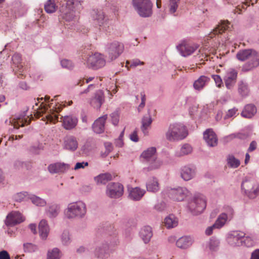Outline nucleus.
<instances>
[{
    "instance_id": "nucleus-1",
    "label": "nucleus",
    "mask_w": 259,
    "mask_h": 259,
    "mask_svg": "<svg viewBox=\"0 0 259 259\" xmlns=\"http://www.w3.org/2000/svg\"><path fill=\"white\" fill-rule=\"evenodd\" d=\"M237 58L241 61L249 60L245 63L242 70L247 71L259 66V52L253 49H244L240 50L236 54Z\"/></svg>"
},
{
    "instance_id": "nucleus-2",
    "label": "nucleus",
    "mask_w": 259,
    "mask_h": 259,
    "mask_svg": "<svg viewBox=\"0 0 259 259\" xmlns=\"http://www.w3.org/2000/svg\"><path fill=\"white\" fill-rule=\"evenodd\" d=\"M241 189L250 199H254L259 195V184L253 175H248L243 180Z\"/></svg>"
},
{
    "instance_id": "nucleus-3",
    "label": "nucleus",
    "mask_w": 259,
    "mask_h": 259,
    "mask_svg": "<svg viewBox=\"0 0 259 259\" xmlns=\"http://www.w3.org/2000/svg\"><path fill=\"white\" fill-rule=\"evenodd\" d=\"M86 213V205L82 201L69 203L65 210V214L69 219L83 218Z\"/></svg>"
},
{
    "instance_id": "nucleus-4",
    "label": "nucleus",
    "mask_w": 259,
    "mask_h": 259,
    "mask_svg": "<svg viewBox=\"0 0 259 259\" xmlns=\"http://www.w3.org/2000/svg\"><path fill=\"white\" fill-rule=\"evenodd\" d=\"M188 135L185 126L180 123L170 124L166 134V139L170 142L184 139Z\"/></svg>"
},
{
    "instance_id": "nucleus-5",
    "label": "nucleus",
    "mask_w": 259,
    "mask_h": 259,
    "mask_svg": "<svg viewBox=\"0 0 259 259\" xmlns=\"http://www.w3.org/2000/svg\"><path fill=\"white\" fill-rule=\"evenodd\" d=\"M81 0H67L65 5H63L60 11L62 17L66 21L71 20L74 17V9H80Z\"/></svg>"
},
{
    "instance_id": "nucleus-6",
    "label": "nucleus",
    "mask_w": 259,
    "mask_h": 259,
    "mask_svg": "<svg viewBox=\"0 0 259 259\" xmlns=\"http://www.w3.org/2000/svg\"><path fill=\"white\" fill-rule=\"evenodd\" d=\"M133 5L140 16L148 17L151 15L152 4L150 0H133Z\"/></svg>"
},
{
    "instance_id": "nucleus-7",
    "label": "nucleus",
    "mask_w": 259,
    "mask_h": 259,
    "mask_svg": "<svg viewBox=\"0 0 259 259\" xmlns=\"http://www.w3.org/2000/svg\"><path fill=\"white\" fill-rule=\"evenodd\" d=\"M206 205V200L203 196L195 197L188 203V208L194 215H197L203 212Z\"/></svg>"
},
{
    "instance_id": "nucleus-8",
    "label": "nucleus",
    "mask_w": 259,
    "mask_h": 259,
    "mask_svg": "<svg viewBox=\"0 0 259 259\" xmlns=\"http://www.w3.org/2000/svg\"><path fill=\"white\" fill-rule=\"evenodd\" d=\"M53 103H51L48 106H44L37 111L40 115L45 114L46 118L50 122H56L58 121V113L61 110V108L55 107L53 106Z\"/></svg>"
},
{
    "instance_id": "nucleus-9",
    "label": "nucleus",
    "mask_w": 259,
    "mask_h": 259,
    "mask_svg": "<svg viewBox=\"0 0 259 259\" xmlns=\"http://www.w3.org/2000/svg\"><path fill=\"white\" fill-rule=\"evenodd\" d=\"M82 59L83 63L89 67L98 69L105 65V60L103 56L99 53H97L91 55L84 56Z\"/></svg>"
},
{
    "instance_id": "nucleus-10",
    "label": "nucleus",
    "mask_w": 259,
    "mask_h": 259,
    "mask_svg": "<svg viewBox=\"0 0 259 259\" xmlns=\"http://www.w3.org/2000/svg\"><path fill=\"white\" fill-rule=\"evenodd\" d=\"M124 46L122 44L114 41L107 45L106 51L108 59L110 61L116 59L123 52Z\"/></svg>"
},
{
    "instance_id": "nucleus-11",
    "label": "nucleus",
    "mask_w": 259,
    "mask_h": 259,
    "mask_svg": "<svg viewBox=\"0 0 259 259\" xmlns=\"http://www.w3.org/2000/svg\"><path fill=\"white\" fill-rule=\"evenodd\" d=\"M245 235L243 232L232 231L229 232L226 237L228 244L232 247H240L242 246V239Z\"/></svg>"
},
{
    "instance_id": "nucleus-12",
    "label": "nucleus",
    "mask_w": 259,
    "mask_h": 259,
    "mask_svg": "<svg viewBox=\"0 0 259 259\" xmlns=\"http://www.w3.org/2000/svg\"><path fill=\"white\" fill-rule=\"evenodd\" d=\"M106 193L111 198H118L123 194V186L119 183H110L107 186Z\"/></svg>"
},
{
    "instance_id": "nucleus-13",
    "label": "nucleus",
    "mask_w": 259,
    "mask_h": 259,
    "mask_svg": "<svg viewBox=\"0 0 259 259\" xmlns=\"http://www.w3.org/2000/svg\"><path fill=\"white\" fill-rule=\"evenodd\" d=\"M189 193V192L187 188L179 187L169 190L168 196L174 200L182 201L186 198Z\"/></svg>"
},
{
    "instance_id": "nucleus-14",
    "label": "nucleus",
    "mask_w": 259,
    "mask_h": 259,
    "mask_svg": "<svg viewBox=\"0 0 259 259\" xmlns=\"http://www.w3.org/2000/svg\"><path fill=\"white\" fill-rule=\"evenodd\" d=\"M21 61V56L19 54L15 53L13 55L12 57V68L15 73L19 78H22L25 73Z\"/></svg>"
},
{
    "instance_id": "nucleus-15",
    "label": "nucleus",
    "mask_w": 259,
    "mask_h": 259,
    "mask_svg": "<svg viewBox=\"0 0 259 259\" xmlns=\"http://www.w3.org/2000/svg\"><path fill=\"white\" fill-rule=\"evenodd\" d=\"M112 245V244L105 243L97 246L95 250V255L100 259L107 258L109 254L113 251V249L111 247Z\"/></svg>"
},
{
    "instance_id": "nucleus-16",
    "label": "nucleus",
    "mask_w": 259,
    "mask_h": 259,
    "mask_svg": "<svg viewBox=\"0 0 259 259\" xmlns=\"http://www.w3.org/2000/svg\"><path fill=\"white\" fill-rule=\"evenodd\" d=\"M24 220V217L20 212L13 211L7 215L5 220V224L7 226H14L23 222Z\"/></svg>"
},
{
    "instance_id": "nucleus-17",
    "label": "nucleus",
    "mask_w": 259,
    "mask_h": 259,
    "mask_svg": "<svg viewBox=\"0 0 259 259\" xmlns=\"http://www.w3.org/2000/svg\"><path fill=\"white\" fill-rule=\"evenodd\" d=\"M238 72L234 69H229L226 73L224 77L225 85L228 89L233 88L236 82Z\"/></svg>"
},
{
    "instance_id": "nucleus-18",
    "label": "nucleus",
    "mask_w": 259,
    "mask_h": 259,
    "mask_svg": "<svg viewBox=\"0 0 259 259\" xmlns=\"http://www.w3.org/2000/svg\"><path fill=\"white\" fill-rule=\"evenodd\" d=\"M91 17L93 23L100 26L103 25L106 22L104 13L101 10H93L91 12Z\"/></svg>"
},
{
    "instance_id": "nucleus-19",
    "label": "nucleus",
    "mask_w": 259,
    "mask_h": 259,
    "mask_svg": "<svg viewBox=\"0 0 259 259\" xmlns=\"http://www.w3.org/2000/svg\"><path fill=\"white\" fill-rule=\"evenodd\" d=\"M196 169L193 166L186 165L180 169L181 177L185 181L192 179L195 176Z\"/></svg>"
},
{
    "instance_id": "nucleus-20",
    "label": "nucleus",
    "mask_w": 259,
    "mask_h": 259,
    "mask_svg": "<svg viewBox=\"0 0 259 259\" xmlns=\"http://www.w3.org/2000/svg\"><path fill=\"white\" fill-rule=\"evenodd\" d=\"M105 101L104 93L102 90L97 91L90 100V104L94 108L99 109Z\"/></svg>"
},
{
    "instance_id": "nucleus-21",
    "label": "nucleus",
    "mask_w": 259,
    "mask_h": 259,
    "mask_svg": "<svg viewBox=\"0 0 259 259\" xmlns=\"http://www.w3.org/2000/svg\"><path fill=\"white\" fill-rule=\"evenodd\" d=\"M230 25V23L228 20H221L217 26L209 34L208 37L211 38L217 34H222L225 31L229 29Z\"/></svg>"
},
{
    "instance_id": "nucleus-22",
    "label": "nucleus",
    "mask_w": 259,
    "mask_h": 259,
    "mask_svg": "<svg viewBox=\"0 0 259 259\" xmlns=\"http://www.w3.org/2000/svg\"><path fill=\"white\" fill-rule=\"evenodd\" d=\"M203 138L208 145L210 147L215 146L218 144L217 135L212 129L206 130L204 132Z\"/></svg>"
},
{
    "instance_id": "nucleus-23",
    "label": "nucleus",
    "mask_w": 259,
    "mask_h": 259,
    "mask_svg": "<svg viewBox=\"0 0 259 259\" xmlns=\"http://www.w3.org/2000/svg\"><path fill=\"white\" fill-rule=\"evenodd\" d=\"M107 118V115H105L100 117L95 121L92 127L95 133L100 134L104 132L105 129V123Z\"/></svg>"
},
{
    "instance_id": "nucleus-24",
    "label": "nucleus",
    "mask_w": 259,
    "mask_h": 259,
    "mask_svg": "<svg viewBox=\"0 0 259 259\" xmlns=\"http://www.w3.org/2000/svg\"><path fill=\"white\" fill-rule=\"evenodd\" d=\"M30 121L31 118H29L28 116L27 117L24 116H19L10 120L12 125L16 129H18L20 127H23L25 124H30Z\"/></svg>"
},
{
    "instance_id": "nucleus-25",
    "label": "nucleus",
    "mask_w": 259,
    "mask_h": 259,
    "mask_svg": "<svg viewBox=\"0 0 259 259\" xmlns=\"http://www.w3.org/2000/svg\"><path fill=\"white\" fill-rule=\"evenodd\" d=\"M60 212V207L57 204H52L48 205L45 209L46 215L51 219L56 218Z\"/></svg>"
},
{
    "instance_id": "nucleus-26",
    "label": "nucleus",
    "mask_w": 259,
    "mask_h": 259,
    "mask_svg": "<svg viewBox=\"0 0 259 259\" xmlns=\"http://www.w3.org/2000/svg\"><path fill=\"white\" fill-rule=\"evenodd\" d=\"M129 198L134 201L140 200L146 193L144 189H142L139 187L132 188L129 189Z\"/></svg>"
},
{
    "instance_id": "nucleus-27",
    "label": "nucleus",
    "mask_w": 259,
    "mask_h": 259,
    "mask_svg": "<svg viewBox=\"0 0 259 259\" xmlns=\"http://www.w3.org/2000/svg\"><path fill=\"white\" fill-rule=\"evenodd\" d=\"M156 149L155 147H150L141 153L140 157L143 160L155 161L156 159Z\"/></svg>"
},
{
    "instance_id": "nucleus-28",
    "label": "nucleus",
    "mask_w": 259,
    "mask_h": 259,
    "mask_svg": "<svg viewBox=\"0 0 259 259\" xmlns=\"http://www.w3.org/2000/svg\"><path fill=\"white\" fill-rule=\"evenodd\" d=\"M64 147L66 149L70 151H75L78 147V142L76 138L73 136L66 137L64 139Z\"/></svg>"
},
{
    "instance_id": "nucleus-29",
    "label": "nucleus",
    "mask_w": 259,
    "mask_h": 259,
    "mask_svg": "<svg viewBox=\"0 0 259 259\" xmlns=\"http://www.w3.org/2000/svg\"><path fill=\"white\" fill-rule=\"evenodd\" d=\"M63 126L66 130H71L75 127L77 123V119L73 116H62Z\"/></svg>"
},
{
    "instance_id": "nucleus-30",
    "label": "nucleus",
    "mask_w": 259,
    "mask_h": 259,
    "mask_svg": "<svg viewBox=\"0 0 259 259\" xmlns=\"http://www.w3.org/2000/svg\"><path fill=\"white\" fill-rule=\"evenodd\" d=\"M193 241V239L190 236H183L177 241L176 245L180 248L187 249L192 245Z\"/></svg>"
},
{
    "instance_id": "nucleus-31",
    "label": "nucleus",
    "mask_w": 259,
    "mask_h": 259,
    "mask_svg": "<svg viewBox=\"0 0 259 259\" xmlns=\"http://www.w3.org/2000/svg\"><path fill=\"white\" fill-rule=\"evenodd\" d=\"M68 165L65 163H52L48 166V170L51 174L64 172Z\"/></svg>"
},
{
    "instance_id": "nucleus-32",
    "label": "nucleus",
    "mask_w": 259,
    "mask_h": 259,
    "mask_svg": "<svg viewBox=\"0 0 259 259\" xmlns=\"http://www.w3.org/2000/svg\"><path fill=\"white\" fill-rule=\"evenodd\" d=\"M209 81V77L205 75H201L194 82L193 87L195 90L200 91L208 83Z\"/></svg>"
},
{
    "instance_id": "nucleus-33",
    "label": "nucleus",
    "mask_w": 259,
    "mask_h": 259,
    "mask_svg": "<svg viewBox=\"0 0 259 259\" xmlns=\"http://www.w3.org/2000/svg\"><path fill=\"white\" fill-rule=\"evenodd\" d=\"M152 236V228L149 226L143 227L140 232V236L145 243H148Z\"/></svg>"
},
{
    "instance_id": "nucleus-34",
    "label": "nucleus",
    "mask_w": 259,
    "mask_h": 259,
    "mask_svg": "<svg viewBox=\"0 0 259 259\" xmlns=\"http://www.w3.org/2000/svg\"><path fill=\"white\" fill-rule=\"evenodd\" d=\"M178 48L182 55L186 57L192 54L196 50L197 47L187 44H182Z\"/></svg>"
},
{
    "instance_id": "nucleus-35",
    "label": "nucleus",
    "mask_w": 259,
    "mask_h": 259,
    "mask_svg": "<svg viewBox=\"0 0 259 259\" xmlns=\"http://www.w3.org/2000/svg\"><path fill=\"white\" fill-rule=\"evenodd\" d=\"M146 188L148 192L156 193L159 190L160 187L158 180L155 177L150 178L146 183Z\"/></svg>"
},
{
    "instance_id": "nucleus-36",
    "label": "nucleus",
    "mask_w": 259,
    "mask_h": 259,
    "mask_svg": "<svg viewBox=\"0 0 259 259\" xmlns=\"http://www.w3.org/2000/svg\"><path fill=\"white\" fill-rule=\"evenodd\" d=\"M38 229L40 237L43 240L46 239L50 231L49 227L46 220H42L39 222Z\"/></svg>"
},
{
    "instance_id": "nucleus-37",
    "label": "nucleus",
    "mask_w": 259,
    "mask_h": 259,
    "mask_svg": "<svg viewBox=\"0 0 259 259\" xmlns=\"http://www.w3.org/2000/svg\"><path fill=\"white\" fill-rule=\"evenodd\" d=\"M164 223L167 229H171L178 226V219L174 214H170L165 218Z\"/></svg>"
},
{
    "instance_id": "nucleus-38",
    "label": "nucleus",
    "mask_w": 259,
    "mask_h": 259,
    "mask_svg": "<svg viewBox=\"0 0 259 259\" xmlns=\"http://www.w3.org/2000/svg\"><path fill=\"white\" fill-rule=\"evenodd\" d=\"M112 178V175L108 173H104L99 175L94 178L95 182L98 185L106 184L109 181L111 180Z\"/></svg>"
},
{
    "instance_id": "nucleus-39",
    "label": "nucleus",
    "mask_w": 259,
    "mask_h": 259,
    "mask_svg": "<svg viewBox=\"0 0 259 259\" xmlns=\"http://www.w3.org/2000/svg\"><path fill=\"white\" fill-rule=\"evenodd\" d=\"M256 112V109L254 105L248 104L241 113V115L246 118L252 117Z\"/></svg>"
},
{
    "instance_id": "nucleus-40",
    "label": "nucleus",
    "mask_w": 259,
    "mask_h": 259,
    "mask_svg": "<svg viewBox=\"0 0 259 259\" xmlns=\"http://www.w3.org/2000/svg\"><path fill=\"white\" fill-rule=\"evenodd\" d=\"M152 122V120L150 115L145 116L143 117L142 120L141 130L144 135L147 134V130L150 127Z\"/></svg>"
},
{
    "instance_id": "nucleus-41",
    "label": "nucleus",
    "mask_w": 259,
    "mask_h": 259,
    "mask_svg": "<svg viewBox=\"0 0 259 259\" xmlns=\"http://www.w3.org/2000/svg\"><path fill=\"white\" fill-rule=\"evenodd\" d=\"M28 199L30 200L31 202L37 206L44 207L47 204V202L45 199L32 194H30Z\"/></svg>"
},
{
    "instance_id": "nucleus-42",
    "label": "nucleus",
    "mask_w": 259,
    "mask_h": 259,
    "mask_svg": "<svg viewBox=\"0 0 259 259\" xmlns=\"http://www.w3.org/2000/svg\"><path fill=\"white\" fill-rule=\"evenodd\" d=\"M30 194L27 192L23 191L17 193L13 196V199L18 202H21L29 199Z\"/></svg>"
},
{
    "instance_id": "nucleus-43",
    "label": "nucleus",
    "mask_w": 259,
    "mask_h": 259,
    "mask_svg": "<svg viewBox=\"0 0 259 259\" xmlns=\"http://www.w3.org/2000/svg\"><path fill=\"white\" fill-rule=\"evenodd\" d=\"M228 221L229 220L227 219L225 213H221L214 223L213 226H215L216 229H221Z\"/></svg>"
},
{
    "instance_id": "nucleus-44",
    "label": "nucleus",
    "mask_w": 259,
    "mask_h": 259,
    "mask_svg": "<svg viewBox=\"0 0 259 259\" xmlns=\"http://www.w3.org/2000/svg\"><path fill=\"white\" fill-rule=\"evenodd\" d=\"M61 241L63 245L68 246L71 242V238L69 232L65 230L63 231L61 235Z\"/></svg>"
},
{
    "instance_id": "nucleus-45",
    "label": "nucleus",
    "mask_w": 259,
    "mask_h": 259,
    "mask_svg": "<svg viewBox=\"0 0 259 259\" xmlns=\"http://www.w3.org/2000/svg\"><path fill=\"white\" fill-rule=\"evenodd\" d=\"M44 8L47 13H53L56 11L57 6L54 0H48L45 4Z\"/></svg>"
},
{
    "instance_id": "nucleus-46",
    "label": "nucleus",
    "mask_w": 259,
    "mask_h": 259,
    "mask_svg": "<svg viewBox=\"0 0 259 259\" xmlns=\"http://www.w3.org/2000/svg\"><path fill=\"white\" fill-rule=\"evenodd\" d=\"M61 252L59 248H54L48 251L47 259H60Z\"/></svg>"
},
{
    "instance_id": "nucleus-47",
    "label": "nucleus",
    "mask_w": 259,
    "mask_h": 259,
    "mask_svg": "<svg viewBox=\"0 0 259 259\" xmlns=\"http://www.w3.org/2000/svg\"><path fill=\"white\" fill-rule=\"evenodd\" d=\"M45 145L42 143H38L31 146L29 151L32 154H38L44 149Z\"/></svg>"
},
{
    "instance_id": "nucleus-48",
    "label": "nucleus",
    "mask_w": 259,
    "mask_h": 259,
    "mask_svg": "<svg viewBox=\"0 0 259 259\" xmlns=\"http://www.w3.org/2000/svg\"><path fill=\"white\" fill-rule=\"evenodd\" d=\"M220 243V241L219 239L213 237L209 240L208 243V246L210 250L215 251L218 249Z\"/></svg>"
},
{
    "instance_id": "nucleus-49",
    "label": "nucleus",
    "mask_w": 259,
    "mask_h": 259,
    "mask_svg": "<svg viewBox=\"0 0 259 259\" xmlns=\"http://www.w3.org/2000/svg\"><path fill=\"white\" fill-rule=\"evenodd\" d=\"M180 0H169L168 11L171 14L175 13L178 8Z\"/></svg>"
},
{
    "instance_id": "nucleus-50",
    "label": "nucleus",
    "mask_w": 259,
    "mask_h": 259,
    "mask_svg": "<svg viewBox=\"0 0 259 259\" xmlns=\"http://www.w3.org/2000/svg\"><path fill=\"white\" fill-rule=\"evenodd\" d=\"M23 248L25 252H33L37 249V247L32 243H25L23 244Z\"/></svg>"
},
{
    "instance_id": "nucleus-51",
    "label": "nucleus",
    "mask_w": 259,
    "mask_h": 259,
    "mask_svg": "<svg viewBox=\"0 0 259 259\" xmlns=\"http://www.w3.org/2000/svg\"><path fill=\"white\" fill-rule=\"evenodd\" d=\"M196 57L199 59L200 63H203L205 61L208 60V56L205 52L204 49H201L199 50V53Z\"/></svg>"
},
{
    "instance_id": "nucleus-52",
    "label": "nucleus",
    "mask_w": 259,
    "mask_h": 259,
    "mask_svg": "<svg viewBox=\"0 0 259 259\" xmlns=\"http://www.w3.org/2000/svg\"><path fill=\"white\" fill-rule=\"evenodd\" d=\"M242 246H244L247 247H252L254 245V242L252 238L249 236H245L242 239Z\"/></svg>"
},
{
    "instance_id": "nucleus-53",
    "label": "nucleus",
    "mask_w": 259,
    "mask_h": 259,
    "mask_svg": "<svg viewBox=\"0 0 259 259\" xmlns=\"http://www.w3.org/2000/svg\"><path fill=\"white\" fill-rule=\"evenodd\" d=\"M192 151V147L188 144H185L182 146L180 150V155L188 154Z\"/></svg>"
},
{
    "instance_id": "nucleus-54",
    "label": "nucleus",
    "mask_w": 259,
    "mask_h": 259,
    "mask_svg": "<svg viewBox=\"0 0 259 259\" xmlns=\"http://www.w3.org/2000/svg\"><path fill=\"white\" fill-rule=\"evenodd\" d=\"M238 91L242 96H246L248 93V87L247 85L244 83H241L239 84Z\"/></svg>"
},
{
    "instance_id": "nucleus-55",
    "label": "nucleus",
    "mask_w": 259,
    "mask_h": 259,
    "mask_svg": "<svg viewBox=\"0 0 259 259\" xmlns=\"http://www.w3.org/2000/svg\"><path fill=\"white\" fill-rule=\"evenodd\" d=\"M160 163H149V165L147 167L143 168L145 172L151 171L158 168L160 167Z\"/></svg>"
},
{
    "instance_id": "nucleus-56",
    "label": "nucleus",
    "mask_w": 259,
    "mask_h": 259,
    "mask_svg": "<svg viewBox=\"0 0 259 259\" xmlns=\"http://www.w3.org/2000/svg\"><path fill=\"white\" fill-rule=\"evenodd\" d=\"M222 213H225L227 219L230 221L233 217L234 215V210L232 208L230 207H228L224 212H222Z\"/></svg>"
},
{
    "instance_id": "nucleus-57",
    "label": "nucleus",
    "mask_w": 259,
    "mask_h": 259,
    "mask_svg": "<svg viewBox=\"0 0 259 259\" xmlns=\"http://www.w3.org/2000/svg\"><path fill=\"white\" fill-rule=\"evenodd\" d=\"M61 64L63 67L68 69H71L73 67L72 62L67 59L62 60L61 62Z\"/></svg>"
},
{
    "instance_id": "nucleus-58",
    "label": "nucleus",
    "mask_w": 259,
    "mask_h": 259,
    "mask_svg": "<svg viewBox=\"0 0 259 259\" xmlns=\"http://www.w3.org/2000/svg\"><path fill=\"white\" fill-rule=\"evenodd\" d=\"M212 77L213 79V80L216 84V85L218 88H220L222 86H223V83L222 81V79L221 77H220V76H219L218 75H212Z\"/></svg>"
},
{
    "instance_id": "nucleus-59",
    "label": "nucleus",
    "mask_w": 259,
    "mask_h": 259,
    "mask_svg": "<svg viewBox=\"0 0 259 259\" xmlns=\"http://www.w3.org/2000/svg\"><path fill=\"white\" fill-rule=\"evenodd\" d=\"M124 130H123L120 134L119 138L115 140V144L116 146L121 147L123 145V137Z\"/></svg>"
},
{
    "instance_id": "nucleus-60",
    "label": "nucleus",
    "mask_w": 259,
    "mask_h": 259,
    "mask_svg": "<svg viewBox=\"0 0 259 259\" xmlns=\"http://www.w3.org/2000/svg\"><path fill=\"white\" fill-rule=\"evenodd\" d=\"M237 111L238 109L235 108L229 109L227 112L225 118L227 119L233 117L237 113Z\"/></svg>"
},
{
    "instance_id": "nucleus-61",
    "label": "nucleus",
    "mask_w": 259,
    "mask_h": 259,
    "mask_svg": "<svg viewBox=\"0 0 259 259\" xmlns=\"http://www.w3.org/2000/svg\"><path fill=\"white\" fill-rule=\"evenodd\" d=\"M165 203L164 202H161L154 206V209L158 211L161 212L165 210Z\"/></svg>"
},
{
    "instance_id": "nucleus-62",
    "label": "nucleus",
    "mask_w": 259,
    "mask_h": 259,
    "mask_svg": "<svg viewBox=\"0 0 259 259\" xmlns=\"http://www.w3.org/2000/svg\"><path fill=\"white\" fill-rule=\"evenodd\" d=\"M141 103L139 105V107H138V110L139 112H140L141 110L144 108L145 105V102H146V96L144 94V93H141Z\"/></svg>"
},
{
    "instance_id": "nucleus-63",
    "label": "nucleus",
    "mask_w": 259,
    "mask_h": 259,
    "mask_svg": "<svg viewBox=\"0 0 259 259\" xmlns=\"http://www.w3.org/2000/svg\"><path fill=\"white\" fill-rule=\"evenodd\" d=\"M112 122L114 125L117 124L119 121V114L117 112L112 113L111 114Z\"/></svg>"
},
{
    "instance_id": "nucleus-64",
    "label": "nucleus",
    "mask_w": 259,
    "mask_h": 259,
    "mask_svg": "<svg viewBox=\"0 0 259 259\" xmlns=\"http://www.w3.org/2000/svg\"><path fill=\"white\" fill-rule=\"evenodd\" d=\"M250 259H259V249H256L251 252Z\"/></svg>"
}]
</instances>
